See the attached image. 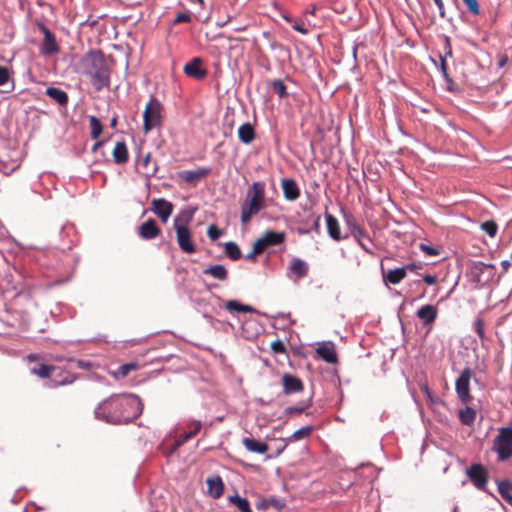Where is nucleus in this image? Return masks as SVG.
Returning <instances> with one entry per match:
<instances>
[{
	"instance_id": "1",
	"label": "nucleus",
	"mask_w": 512,
	"mask_h": 512,
	"mask_svg": "<svg viewBox=\"0 0 512 512\" xmlns=\"http://www.w3.org/2000/svg\"><path fill=\"white\" fill-rule=\"evenodd\" d=\"M143 410L141 399L134 394H115L100 402L95 417L111 424L129 423L138 418Z\"/></svg>"
},
{
	"instance_id": "2",
	"label": "nucleus",
	"mask_w": 512,
	"mask_h": 512,
	"mask_svg": "<svg viewBox=\"0 0 512 512\" xmlns=\"http://www.w3.org/2000/svg\"><path fill=\"white\" fill-rule=\"evenodd\" d=\"M82 62L85 67V74L89 76L91 85L96 92L110 87L111 69L102 51H88Z\"/></svg>"
},
{
	"instance_id": "3",
	"label": "nucleus",
	"mask_w": 512,
	"mask_h": 512,
	"mask_svg": "<svg viewBox=\"0 0 512 512\" xmlns=\"http://www.w3.org/2000/svg\"><path fill=\"white\" fill-rule=\"evenodd\" d=\"M265 208V184L253 182L247 189L245 200L241 204V222L247 224L252 216Z\"/></svg>"
},
{
	"instance_id": "4",
	"label": "nucleus",
	"mask_w": 512,
	"mask_h": 512,
	"mask_svg": "<svg viewBox=\"0 0 512 512\" xmlns=\"http://www.w3.org/2000/svg\"><path fill=\"white\" fill-rule=\"evenodd\" d=\"M194 211L182 212L174 219V229L176 232V240L180 250L187 254L196 252V246L192 240V234L188 228L189 223L193 218Z\"/></svg>"
},
{
	"instance_id": "5",
	"label": "nucleus",
	"mask_w": 512,
	"mask_h": 512,
	"mask_svg": "<svg viewBox=\"0 0 512 512\" xmlns=\"http://www.w3.org/2000/svg\"><path fill=\"white\" fill-rule=\"evenodd\" d=\"M163 105L154 96H151L143 112V131L149 133L152 129L162 125Z\"/></svg>"
},
{
	"instance_id": "6",
	"label": "nucleus",
	"mask_w": 512,
	"mask_h": 512,
	"mask_svg": "<svg viewBox=\"0 0 512 512\" xmlns=\"http://www.w3.org/2000/svg\"><path fill=\"white\" fill-rule=\"evenodd\" d=\"M493 450L498 461L504 462L512 457V427H502L493 441Z\"/></svg>"
},
{
	"instance_id": "7",
	"label": "nucleus",
	"mask_w": 512,
	"mask_h": 512,
	"mask_svg": "<svg viewBox=\"0 0 512 512\" xmlns=\"http://www.w3.org/2000/svg\"><path fill=\"white\" fill-rule=\"evenodd\" d=\"M471 274L477 284L484 286L494 280L496 266L494 264H486L482 261H475L471 266Z\"/></svg>"
},
{
	"instance_id": "8",
	"label": "nucleus",
	"mask_w": 512,
	"mask_h": 512,
	"mask_svg": "<svg viewBox=\"0 0 512 512\" xmlns=\"http://www.w3.org/2000/svg\"><path fill=\"white\" fill-rule=\"evenodd\" d=\"M285 238L286 234L284 232L268 230L254 242L256 244V251L263 253L271 246L281 245L284 243Z\"/></svg>"
},
{
	"instance_id": "9",
	"label": "nucleus",
	"mask_w": 512,
	"mask_h": 512,
	"mask_svg": "<svg viewBox=\"0 0 512 512\" xmlns=\"http://www.w3.org/2000/svg\"><path fill=\"white\" fill-rule=\"evenodd\" d=\"M472 371L470 368L464 369L456 380V392L461 402L467 404L471 401L470 379Z\"/></svg>"
},
{
	"instance_id": "10",
	"label": "nucleus",
	"mask_w": 512,
	"mask_h": 512,
	"mask_svg": "<svg viewBox=\"0 0 512 512\" xmlns=\"http://www.w3.org/2000/svg\"><path fill=\"white\" fill-rule=\"evenodd\" d=\"M467 476L474 484V486L480 490H485L488 482V471L481 464H472L466 471Z\"/></svg>"
},
{
	"instance_id": "11",
	"label": "nucleus",
	"mask_w": 512,
	"mask_h": 512,
	"mask_svg": "<svg viewBox=\"0 0 512 512\" xmlns=\"http://www.w3.org/2000/svg\"><path fill=\"white\" fill-rule=\"evenodd\" d=\"M39 28L44 34V39L40 46V53L44 56L57 54L60 48L56 42L55 35L44 24H40Z\"/></svg>"
},
{
	"instance_id": "12",
	"label": "nucleus",
	"mask_w": 512,
	"mask_h": 512,
	"mask_svg": "<svg viewBox=\"0 0 512 512\" xmlns=\"http://www.w3.org/2000/svg\"><path fill=\"white\" fill-rule=\"evenodd\" d=\"M173 209V204L163 198L153 199L151 202V211L156 214L163 223L167 222Z\"/></svg>"
},
{
	"instance_id": "13",
	"label": "nucleus",
	"mask_w": 512,
	"mask_h": 512,
	"mask_svg": "<svg viewBox=\"0 0 512 512\" xmlns=\"http://www.w3.org/2000/svg\"><path fill=\"white\" fill-rule=\"evenodd\" d=\"M184 73L197 80L204 79L207 75V70L203 67V60L200 57H195L184 65Z\"/></svg>"
},
{
	"instance_id": "14",
	"label": "nucleus",
	"mask_w": 512,
	"mask_h": 512,
	"mask_svg": "<svg viewBox=\"0 0 512 512\" xmlns=\"http://www.w3.org/2000/svg\"><path fill=\"white\" fill-rule=\"evenodd\" d=\"M212 169L210 167H200L197 170H183L178 173L180 179L186 183L196 185L201 179L210 175Z\"/></svg>"
},
{
	"instance_id": "15",
	"label": "nucleus",
	"mask_w": 512,
	"mask_h": 512,
	"mask_svg": "<svg viewBox=\"0 0 512 512\" xmlns=\"http://www.w3.org/2000/svg\"><path fill=\"white\" fill-rule=\"evenodd\" d=\"M76 380V375L58 368V370L51 376V381L48 385L50 388H56L58 386L70 385Z\"/></svg>"
},
{
	"instance_id": "16",
	"label": "nucleus",
	"mask_w": 512,
	"mask_h": 512,
	"mask_svg": "<svg viewBox=\"0 0 512 512\" xmlns=\"http://www.w3.org/2000/svg\"><path fill=\"white\" fill-rule=\"evenodd\" d=\"M283 392L285 394H293L303 391L304 384L302 380L289 373H285L282 377Z\"/></svg>"
},
{
	"instance_id": "17",
	"label": "nucleus",
	"mask_w": 512,
	"mask_h": 512,
	"mask_svg": "<svg viewBox=\"0 0 512 512\" xmlns=\"http://www.w3.org/2000/svg\"><path fill=\"white\" fill-rule=\"evenodd\" d=\"M309 273V265L300 258H293L288 266V276H294L297 280L306 277Z\"/></svg>"
},
{
	"instance_id": "18",
	"label": "nucleus",
	"mask_w": 512,
	"mask_h": 512,
	"mask_svg": "<svg viewBox=\"0 0 512 512\" xmlns=\"http://www.w3.org/2000/svg\"><path fill=\"white\" fill-rule=\"evenodd\" d=\"M161 233L154 219H149L142 223L139 227L138 234L142 239L151 240L156 238Z\"/></svg>"
},
{
	"instance_id": "19",
	"label": "nucleus",
	"mask_w": 512,
	"mask_h": 512,
	"mask_svg": "<svg viewBox=\"0 0 512 512\" xmlns=\"http://www.w3.org/2000/svg\"><path fill=\"white\" fill-rule=\"evenodd\" d=\"M284 197L289 201H295L300 197V189L294 179L284 178L281 181Z\"/></svg>"
},
{
	"instance_id": "20",
	"label": "nucleus",
	"mask_w": 512,
	"mask_h": 512,
	"mask_svg": "<svg viewBox=\"0 0 512 512\" xmlns=\"http://www.w3.org/2000/svg\"><path fill=\"white\" fill-rule=\"evenodd\" d=\"M317 354L321 359L329 364H335L338 361L335 347L332 343H323L316 349Z\"/></svg>"
},
{
	"instance_id": "21",
	"label": "nucleus",
	"mask_w": 512,
	"mask_h": 512,
	"mask_svg": "<svg viewBox=\"0 0 512 512\" xmlns=\"http://www.w3.org/2000/svg\"><path fill=\"white\" fill-rule=\"evenodd\" d=\"M325 219L327 232L329 236L335 241H340L344 239L345 237L341 235V229L338 220L332 214L329 213L325 214Z\"/></svg>"
},
{
	"instance_id": "22",
	"label": "nucleus",
	"mask_w": 512,
	"mask_h": 512,
	"mask_svg": "<svg viewBox=\"0 0 512 512\" xmlns=\"http://www.w3.org/2000/svg\"><path fill=\"white\" fill-rule=\"evenodd\" d=\"M113 160L116 164H126L129 160V152L124 141H118L112 151Z\"/></svg>"
},
{
	"instance_id": "23",
	"label": "nucleus",
	"mask_w": 512,
	"mask_h": 512,
	"mask_svg": "<svg viewBox=\"0 0 512 512\" xmlns=\"http://www.w3.org/2000/svg\"><path fill=\"white\" fill-rule=\"evenodd\" d=\"M382 277L385 282L393 285L399 284L406 277V268L400 267L387 272L382 268Z\"/></svg>"
},
{
	"instance_id": "24",
	"label": "nucleus",
	"mask_w": 512,
	"mask_h": 512,
	"mask_svg": "<svg viewBox=\"0 0 512 512\" xmlns=\"http://www.w3.org/2000/svg\"><path fill=\"white\" fill-rule=\"evenodd\" d=\"M238 138L243 144H250L256 138V132L253 125L249 122L242 124L238 128Z\"/></svg>"
},
{
	"instance_id": "25",
	"label": "nucleus",
	"mask_w": 512,
	"mask_h": 512,
	"mask_svg": "<svg viewBox=\"0 0 512 512\" xmlns=\"http://www.w3.org/2000/svg\"><path fill=\"white\" fill-rule=\"evenodd\" d=\"M416 314L418 318L423 320L424 324L428 325L436 320L438 311L433 305L427 304L418 309Z\"/></svg>"
},
{
	"instance_id": "26",
	"label": "nucleus",
	"mask_w": 512,
	"mask_h": 512,
	"mask_svg": "<svg viewBox=\"0 0 512 512\" xmlns=\"http://www.w3.org/2000/svg\"><path fill=\"white\" fill-rule=\"evenodd\" d=\"M45 94L51 99H53L60 106L65 107L68 104L69 97L64 90H61L56 87H48L45 91Z\"/></svg>"
},
{
	"instance_id": "27",
	"label": "nucleus",
	"mask_w": 512,
	"mask_h": 512,
	"mask_svg": "<svg viewBox=\"0 0 512 512\" xmlns=\"http://www.w3.org/2000/svg\"><path fill=\"white\" fill-rule=\"evenodd\" d=\"M242 443L245 446V448L250 452L264 454L269 450V446L266 443L259 442L254 438H244L242 440Z\"/></svg>"
},
{
	"instance_id": "28",
	"label": "nucleus",
	"mask_w": 512,
	"mask_h": 512,
	"mask_svg": "<svg viewBox=\"0 0 512 512\" xmlns=\"http://www.w3.org/2000/svg\"><path fill=\"white\" fill-rule=\"evenodd\" d=\"M343 217L346 225L351 229V232L355 237L365 236L363 228L357 224L356 219L351 212L343 211Z\"/></svg>"
},
{
	"instance_id": "29",
	"label": "nucleus",
	"mask_w": 512,
	"mask_h": 512,
	"mask_svg": "<svg viewBox=\"0 0 512 512\" xmlns=\"http://www.w3.org/2000/svg\"><path fill=\"white\" fill-rule=\"evenodd\" d=\"M203 273L205 275H210L213 278L225 281L228 278V271L223 265H213L206 269H204Z\"/></svg>"
},
{
	"instance_id": "30",
	"label": "nucleus",
	"mask_w": 512,
	"mask_h": 512,
	"mask_svg": "<svg viewBox=\"0 0 512 512\" xmlns=\"http://www.w3.org/2000/svg\"><path fill=\"white\" fill-rule=\"evenodd\" d=\"M207 485L210 494L214 498H219L223 494L224 485L220 477L208 478Z\"/></svg>"
},
{
	"instance_id": "31",
	"label": "nucleus",
	"mask_w": 512,
	"mask_h": 512,
	"mask_svg": "<svg viewBox=\"0 0 512 512\" xmlns=\"http://www.w3.org/2000/svg\"><path fill=\"white\" fill-rule=\"evenodd\" d=\"M58 370V367L47 364H40L37 367L31 369V373L37 375L40 378H51L53 373Z\"/></svg>"
},
{
	"instance_id": "32",
	"label": "nucleus",
	"mask_w": 512,
	"mask_h": 512,
	"mask_svg": "<svg viewBox=\"0 0 512 512\" xmlns=\"http://www.w3.org/2000/svg\"><path fill=\"white\" fill-rule=\"evenodd\" d=\"M225 308L229 312L252 313L254 308L249 305H244L236 300H229L225 303Z\"/></svg>"
},
{
	"instance_id": "33",
	"label": "nucleus",
	"mask_w": 512,
	"mask_h": 512,
	"mask_svg": "<svg viewBox=\"0 0 512 512\" xmlns=\"http://www.w3.org/2000/svg\"><path fill=\"white\" fill-rule=\"evenodd\" d=\"M90 134L92 139L97 140L103 131V125L96 116H89Z\"/></svg>"
},
{
	"instance_id": "34",
	"label": "nucleus",
	"mask_w": 512,
	"mask_h": 512,
	"mask_svg": "<svg viewBox=\"0 0 512 512\" xmlns=\"http://www.w3.org/2000/svg\"><path fill=\"white\" fill-rule=\"evenodd\" d=\"M226 255L233 261L242 257L241 251L235 242H227L224 245Z\"/></svg>"
},
{
	"instance_id": "35",
	"label": "nucleus",
	"mask_w": 512,
	"mask_h": 512,
	"mask_svg": "<svg viewBox=\"0 0 512 512\" xmlns=\"http://www.w3.org/2000/svg\"><path fill=\"white\" fill-rule=\"evenodd\" d=\"M510 491H512V482L508 480L498 482V492L508 504L509 499L512 498Z\"/></svg>"
},
{
	"instance_id": "36",
	"label": "nucleus",
	"mask_w": 512,
	"mask_h": 512,
	"mask_svg": "<svg viewBox=\"0 0 512 512\" xmlns=\"http://www.w3.org/2000/svg\"><path fill=\"white\" fill-rule=\"evenodd\" d=\"M475 417L476 413L470 407H466L465 409L459 411V418L464 425L473 424L475 421Z\"/></svg>"
},
{
	"instance_id": "37",
	"label": "nucleus",
	"mask_w": 512,
	"mask_h": 512,
	"mask_svg": "<svg viewBox=\"0 0 512 512\" xmlns=\"http://www.w3.org/2000/svg\"><path fill=\"white\" fill-rule=\"evenodd\" d=\"M230 501L239 509L240 512H252L247 499L235 495L230 498Z\"/></svg>"
},
{
	"instance_id": "38",
	"label": "nucleus",
	"mask_w": 512,
	"mask_h": 512,
	"mask_svg": "<svg viewBox=\"0 0 512 512\" xmlns=\"http://www.w3.org/2000/svg\"><path fill=\"white\" fill-rule=\"evenodd\" d=\"M481 229L491 238L495 237L498 231V225L494 220H488L481 224Z\"/></svg>"
},
{
	"instance_id": "39",
	"label": "nucleus",
	"mask_w": 512,
	"mask_h": 512,
	"mask_svg": "<svg viewBox=\"0 0 512 512\" xmlns=\"http://www.w3.org/2000/svg\"><path fill=\"white\" fill-rule=\"evenodd\" d=\"M312 431H313V428L311 426L302 427L292 434L291 439L293 441H297V440L306 438V437L310 436Z\"/></svg>"
},
{
	"instance_id": "40",
	"label": "nucleus",
	"mask_w": 512,
	"mask_h": 512,
	"mask_svg": "<svg viewBox=\"0 0 512 512\" xmlns=\"http://www.w3.org/2000/svg\"><path fill=\"white\" fill-rule=\"evenodd\" d=\"M272 89L280 98H284L287 95L286 86L280 79L272 82Z\"/></svg>"
},
{
	"instance_id": "41",
	"label": "nucleus",
	"mask_w": 512,
	"mask_h": 512,
	"mask_svg": "<svg viewBox=\"0 0 512 512\" xmlns=\"http://www.w3.org/2000/svg\"><path fill=\"white\" fill-rule=\"evenodd\" d=\"M468 12L473 16L480 15V6L477 0H462Z\"/></svg>"
},
{
	"instance_id": "42",
	"label": "nucleus",
	"mask_w": 512,
	"mask_h": 512,
	"mask_svg": "<svg viewBox=\"0 0 512 512\" xmlns=\"http://www.w3.org/2000/svg\"><path fill=\"white\" fill-rule=\"evenodd\" d=\"M137 369V364L134 362L123 364L119 366L117 370V375L124 378L126 377L131 371H134Z\"/></svg>"
},
{
	"instance_id": "43",
	"label": "nucleus",
	"mask_w": 512,
	"mask_h": 512,
	"mask_svg": "<svg viewBox=\"0 0 512 512\" xmlns=\"http://www.w3.org/2000/svg\"><path fill=\"white\" fill-rule=\"evenodd\" d=\"M475 332L479 336V338L484 341L485 340V323L481 318H477L474 322Z\"/></svg>"
},
{
	"instance_id": "44",
	"label": "nucleus",
	"mask_w": 512,
	"mask_h": 512,
	"mask_svg": "<svg viewBox=\"0 0 512 512\" xmlns=\"http://www.w3.org/2000/svg\"><path fill=\"white\" fill-rule=\"evenodd\" d=\"M271 347V350L275 353V354H284L286 353V346L285 344L283 343L282 340H275L271 343L270 345Z\"/></svg>"
},
{
	"instance_id": "45",
	"label": "nucleus",
	"mask_w": 512,
	"mask_h": 512,
	"mask_svg": "<svg viewBox=\"0 0 512 512\" xmlns=\"http://www.w3.org/2000/svg\"><path fill=\"white\" fill-rule=\"evenodd\" d=\"M222 234V230H220L216 225H210L207 229V235L212 241L220 238Z\"/></svg>"
},
{
	"instance_id": "46",
	"label": "nucleus",
	"mask_w": 512,
	"mask_h": 512,
	"mask_svg": "<svg viewBox=\"0 0 512 512\" xmlns=\"http://www.w3.org/2000/svg\"><path fill=\"white\" fill-rule=\"evenodd\" d=\"M202 427V423L199 420H193L188 423V433L191 434L192 437L196 436Z\"/></svg>"
},
{
	"instance_id": "47",
	"label": "nucleus",
	"mask_w": 512,
	"mask_h": 512,
	"mask_svg": "<svg viewBox=\"0 0 512 512\" xmlns=\"http://www.w3.org/2000/svg\"><path fill=\"white\" fill-rule=\"evenodd\" d=\"M191 21V15L189 12H179L176 14L173 24L189 23Z\"/></svg>"
},
{
	"instance_id": "48",
	"label": "nucleus",
	"mask_w": 512,
	"mask_h": 512,
	"mask_svg": "<svg viewBox=\"0 0 512 512\" xmlns=\"http://www.w3.org/2000/svg\"><path fill=\"white\" fill-rule=\"evenodd\" d=\"M419 247L428 256H437L440 253L437 248L424 243H421Z\"/></svg>"
},
{
	"instance_id": "49",
	"label": "nucleus",
	"mask_w": 512,
	"mask_h": 512,
	"mask_svg": "<svg viewBox=\"0 0 512 512\" xmlns=\"http://www.w3.org/2000/svg\"><path fill=\"white\" fill-rule=\"evenodd\" d=\"M309 406H310V402H308L307 404L302 405V406H290V407H287L285 411L289 415L301 414Z\"/></svg>"
},
{
	"instance_id": "50",
	"label": "nucleus",
	"mask_w": 512,
	"mask_h": 512,
	"mask_svg": "<svg viewBox=\"0 0 512 512\" xmlns=\"http://www.w3.org/2000/svg\"><path fill=\"white\" fill-rule=\"evenodd\" d=\"M270 507L277 511H281L285 507V502L278 498H269Z\"/></svg>"
},
{
	"instance_id": "51",
	"label": "nucleus",
	"mask_w": 512,
	"mask_h": 512,
	"mask_svg": "<svg viewBox=\"0 0 512 512\" xmlns=\"http://www.w3.org/2000/svg\"><path fill=\"white\" fill-rule=\"evenodd\" d=\"M193 437L191 436V434H189L188 432H185L183 434H181L177 439H176V447H181L184 443H186L187 441H189L190 439H192Z\"/></svg>"
},
{
	"instance_id": "52",
	"label": "nucleus",
	"mask_w": 512,
	"mask_h": 512,
	"mask_svg": "<svg viewBox=\"0 0 512 512\" xmlns=\"http://www.w3.org/2000/svg\"><path fill=\"white\" fill-rule=\"evenodd\" d=\"M9 79V71L6 67L0 65V86L5 84Z\"/></svg>"
},
{
	"instance_id": "53",
	"label": "nucleus",
	"mask_w": 512,
	"mask_h": 512,
	"mask_svg": "<svg viewBox=\"0 0 512 512\" xmlns=\"http://www.w3.org/2000/svg\"><path fill=\"white\" fill-rule=\"evenodd\" d=\"M320 221H321V216L320 215L315 216L312 227H311V231L315 232L316 234L321 233Z\"/></svg>"
},
{
	"instance_id": "54",
	"label": "nucleus",
	"mask_w": 512,
	"mask_h": 512,
	"mask_svg": "<svg viewBox=\"0 0 512 512\" xmlns=\"http://www.w3.org/2000/svg\"><path fill=\"white\" fill-rule=\"evenodd\" d=\"M261 253L262 252H257L256 251V244L254 243L252 251L245 255V259L250 260V261H255L257 255H259Z\"/></svg>"
},
{
	"instance_id": "55",
	"label": "nucleus",
	"mask_w": 512,
	"mask_h": 512,
	"mask_svg": "<svg viewBox=\"0 0 512 512\" xmlns=\"http://www.w3.org/2000/svg\"><path fill=\"white\" fill-rule=\"evenodd\" d=\"M292 28L303 35H306L308 33V29L304 26L303 23L296 22L295 24H293Z\"/></svg>"
},
{
	"instance_id": "56",
	"label": "nucleus",
	"mask_w": 512,
	"mask_h": 512,
	"mask_svg": "<svg viewBox=\"0 0 512 512\" xmlns=\"http://www.w3.org/2000/svg\"><path fill=\"white\" fill-rule=\"evenodd\" d=\"M423 281L427 284V285H434L437 283V276L436 275H425L423 277Z\"/></svg>"
},
{
	"instance_id": "57",
	"label": "nucleus",
	"mask_w": 512,
	"mask_h": 512,
	"mask_svg": "<svg viewBox=\"0 0 512 512\" xmlns=\"http://www.w3.org/2000/svg\"><path fill=\"white\" fill-rule=\"evenodd\" d=\"M434 2H435V4L437 5V7L439 9L440 16L444 17L445 16V11H444L443 1L442 0H434Z\"/></svg>"
},
{
	"instance_id": "58",
	"label": "nucleus",
	"mask_w": 512,
	"mask_h": 512,
	"mask_svg": "<svg viewBox=\"0 0 512 512\" xmlns=\"http://www.w3.org/2000/svg\"><path fill=\"white\" fill-rule=\"evenodd\" d=\"M441 69H442L443 75H444L445 79L447 80V82H452L447 73L446 63H445L444 59H442Z\"/></svg>"
},
{
	"instance_id": "59",
	"label": "nucleus",
	"mask_w": 512,
	"mask_h": 512,
	"mask_svg": "<svg viewBox=\"0 0 512 512\" xmlns=\"http://www.w3.org/2000/svg\"><path fill=\"white\" fill-rule=\"evenodd\" d=\"M269 502V499H264L263 501H261L260 503L257 504V508L258 509H263V510H266L270 507V503Z\"/></svg>"
},
{
	"instance_id": "60",
	"label": "nucleus",
	"mask_w": 512,
	"mask_h": 512,
	"mask_svg": "<svg viewBox=\"0 0 512 512\" xmlns=\"http://www.w3.org/2000/svg\"><path fill=\"white\" fill-rule=\"evenodd\" d=\"M403 268H406V273H407L408 271H415L417 269H420L421 265L410 263V264L404 266Z\"/></svg>"
},
{
	"instance_id": "61",
	"label": "nucleus",
	"mask_w": 512,
	"mask_h": 512,
	"mask_svg": "<svg viewBox=\"0 0 512 512\" xmlns=\"http://www.w3.org/2000/svg\"><path fill=\"white\" fill-rule=\"evenodd\" d=\"M180 447H176V441L171 445V447L165 452L166 456H170L175 453Z\"/></svg>"
},
{
	"instance_id": "62",
	"label": "nucleus",
	"mask_w": 512,
	"mask_h": 512,
	"mask_svg": "<svg viewBox=\"0 0 512 512\" xmlns=\"http://www.w3.org/2000/svg\"><path fill=\"white\" fill-rule=\"evenodd\" d=\"M103 144H104V140L96 141L92 147V152H96Z\"/></svg>"
},
{
	"instance_id": "63",
	"label": "nucleus",
	"mask_w": 512,
	"mask_h": 512,
	"mask_svg": "<svg viewBox=\"0 0 512 512\" xmlns=\"http://www.w3.org/2000/svg\"><path fill=\"white\" fill-rule=\"evenodd\" d=\"M501 266H502V269H503V273H505V272H507V270L509 269L511 264H510V262L508 260H503L501 262Z\"/></svg>"
},
{
	"instance_id": "64",
	"label": "nucleus",
	"mask_w": 512,
	"mask_h": 512,
	"mask_svg": "<svg viewBox=\"0 0 512 512\" xmlns=\"http://www.w3.org/2000/svg\"><path fill=\"white\" fill-rule=\"evenodd\" d=\"M150 159H151V154H150V153H148V154L143 158V162H142L143 166L147 167V166H148V164H149V162H150Z\"/></svg>"
}]
</instances>
